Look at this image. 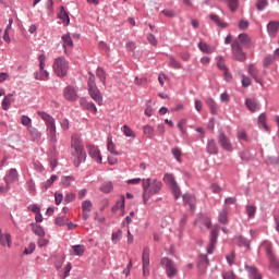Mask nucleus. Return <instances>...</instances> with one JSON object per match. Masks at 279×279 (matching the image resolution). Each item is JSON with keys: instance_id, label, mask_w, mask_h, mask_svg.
Segmentation results:
<instances>
[{"instance_id": "ddd939ff", "label": "nucleus", "mask_w": 279, "mask_h": 279, "mask_svg": "<svg viewBox=\"0 0 279 279\" xmlns=\"http://www.w3.org/2000/svg\"><path fill=\"white\" fill-rule=\"evenodd\" d=\"M219 238V228H216L211 231L210 242L207 247V253L213 254L215 252V247H217V239Z\"/></svg>"}, {"instance_id": "a18cd8bd", "label": "nucleus", "mask_w": 279, "mask_h": 279, "mask_svg": "<svg viewBox=\"0 0 279 279\" xmlns=\"http://www.w3.org/2000/svg\"><path fill=\"white\" fill-rule=\"evenodd\" d=\"M54 223L59 227L66 226V223H69V218H66V216H59L56 218Z\"/></svg>"}, {"instance_id": "79ce46f5", "label": "nucleus", "mask_w": 279, "mask_h": 279, "mask_svg": "<svg viewBox=\"0 0 279 279\" xmlns=\"http://www.w3.org/2000/svg\"><path fill=\"white\" fill-rule=\"evenodd\" d=\"M33 232L41 239L45 238V229H43V227H40L39 225H33Z\"/></svg>"}, {"instance_id": "9d476101", "label": "nucleus", "mask_w": 279, "mask_h": 279, "mask_svg": "<svg viewBox=\"0 0 279 279\" xmlns=\"http://www.w3.org/2000/svg\"><path fill=\"white\" fill-rule=\"evenodd\" d=\"M87 151L92 158V160H95V162H98V165H101L102 158H101V150L93 144L87 145Z\"/></svg>"}, {"instance_id": "72a5a7b5", "label": "nucleus", "mask_w": 279, "mask_h": 279, "mask_svg": "<svg viewBox=\"0 0 279 279\" xmlns=\"http://www.w3.org/2000/svg\"><path fill=\"white\" fill-rule=\"evenodd\" d=\"M205 104L208 106L211 114H217V102L211 97L206 98Z\"/></svg>"}, {"instance_id": "4468645a", "label": "nucleus", "mask_w": 279, "mask_h": 279, "mask_svg": "<svg viewBox=\"0 0 279 279\" xmlns=\"http://www.w3.org/2000/svg\"><path fill=\"white\" fill-rule=\"evenodd\" d=\"M88 95L98 106H104V96H101V90L98 87L88 89Z\"/></svg>"}, {"instance_id": "ea45409f", "label": "nucleus", "mask_w": 279, "mask_h": 279, "mask_svg": "<svg viewBox=\"0 0 279 279\" xmlns=\"http://www.w3.org/2000/svg\"><path fill=\"white\" fill-rule=\"evenodd\" d=\"M10 106H12V94H9L2 100V110H10Z\"/></svg>"}, {"instance_id": "49530a36", "label": "nucleus", "mask_w": 279, "mask_h": 279, "mask_svg": "<svg viewBox=\"0 0 279 279\" xmlns=\"http://www.w3.org/2000/svg\"><path fill=\"white\" fill-rule=\"evenodd\" d=\"M143 130H144V134H145V136H147V138H154V133H155L154 126L145 125Z\"/></svg>"}, {"instance_id": "4d7b16f0", "label": "nucleus", "mask_w": 279, "mask_h": 279, "mask_svg": "<svg viewBox=\"0 0 279 279\" xmlns=\"http://www.w3.org/2000/svg\"><path fill=\"white\" fill-rule=\"evenodd\" d=\"M73 181V177H63L61 179V183L63 184V186H71V182Z\"/></svg>"}, {"instance_id": "0e129e2a", "label": "nucleus", "mask_w": 279, "mask_h": 279, "mask_svg": "<svg viewBox=\"0 0 279 279\" xmlns=\"http://www.w3.org/2000/svg\"><path fill=\"white\" fill-rule=\"evenodd\" d=\"M147 40L150 45H154V47L158 45V40L156 39V36H154L153 34L147 35Z\"/></svg>"}, {"instance_id": "a19ab883", "label": "nucleus", "mask_w": 279, "mask_h": 279, "mask_svg": "<svg viewBox=\"0 0 279 279\" xmlns=\"http://www.w3.org/2000/svg\"><path fill=\"white\" fill-rule=\"evenodd\" d=\"M123 236V231L118 230L117 232H113L111 235V241L113 245H117L119 241H121V238Z\"/></svg>"}, {"instance_id": "052dcab7", "label": "nucleus", "mask_w": 279, "mask_h": 279, "mask_svg": "<svg viewBox=\"0 0 279 279\" xmlns=\"http://www.w3.org/2000/svg\"><path fill=\"white\" fill-rule=\"evenodd\" d=\"M134 84H136V86H145V84H147V78H145V77H142V78L135 77Z\"/></svg>"}, {"instance_id": "5701e85b", "label": "nucleus", "mask_w": 279, "mask_h": 279, "mask_svg": "<svg viewBox=\"0 0 279 279\" xmlns=\"http://www.w3.org/2000/svg\"><path fill=\"white\" fill-rule=\"evenodd\" d=\"M0 243L3 247H5V245L12 247V235L10 233H3L0 230Z\"/></svg>"}, {"instance_id": "3c124183", "label": "nucleus", "mask_w": 279, "mask_h": 279, "mask_svg": "<svg viewBox=\"0 0 279 279\" xmlns=\"http://www.w3.org/2000/svg\"><path fill=\"white\" fill-rule=\"evenodd\" d=\"M21 123L22 125H24L25 128H27V130H29V128H32V120L29 117L27 116H22L21 117Z\"/></svg>"}, {"instance_id": "6ab92c4d", "label": "nucleus", "mask_w": 279, "mask_h": 279, "mask_svg": "<svg viewBox=\"0 0 279 279\" xmlns=\"http://www.w3.org/2000/svg\"><path fill=\"white\" fill-rule=\"evenodd\" d=\"M279 31V22L271 21L267 25V32L270 38H276Z\"/></svg>"}, {"instance_id": "393cba45", "label": "nucleus", "mask_w": 279, "mask_h": 279, "mask_svg": "<svg viewBox=\"0 0 279 279\" xmlns=\"http://www.w3.org/2000/svg\"><path fill=\"white\" fill-rule=\"evenodd\" d=\"M27 132L33 141H40L43 133L36 129V126H28Z\"/></svg>"}, {"instance_id": "b1692460", "label": "nucleus", "mask_w": 279, "mask_h": 279, "mask_svg": "<svg viewBox=\"0 0 279 279\" xmlns=\"http://www.w3.org/2000/svg\"><path fill=\"white\" fill-rule=\"evenodd\" d=\"M163 182L172 189V193H175V178L171 173H166L163 175Z\"/></svg>"}, {"instance_id": "412c9836", "label": "nucleus", "mask_w": 279, "mask_h": 279, "mask_svg": "<svg viewBox=\"0 0 279 279\" xmlns=\"http://www.w3.org/2000/svg\"><path fill=\"white\" fill-rule=\"evenodd\" d=\"M198 49L203 53H215V51H217V48L215 46H210L205 41H199L198 43Z\"/></svg>"}, {"instance_id": "13d9d810", "label": "nucleus", "mask_w": 279, "mask_h": 279, "mask_svg": "<svg viewBox=\"0 0 279 279\" xmlns=\"http://www.w3.org/2000/svg\"><path fill=\"white\" fill-rule=\"evenodd\" d=\"M27 210L37 215L38 213H40V207H38V205L36 204H32V205H28Z\"/></svg>"}, {"instance_id": "0eeeda50", "label": "nucleus", "mask_w": 279, "mask_h": 279, "mask_svg": "<svg viewBox=\"0 0 279 279\" xmlns=\"http://www.w3.org/2000/svg\"><path fill=\"white\" fill-rule=\"evenodd\" d=\"M231 49L234 60H238V62H245V60H247V54L243 52V48H241L239 40L235 39L233 41Z\"/></svg>"}, {"instance_id": "bb28decb", "label": "nucleus", "mask_w": 279, "mask_h": 279, "mask_svg": "<svg viewBox=\"0 0 279 279\" xmlns=\"http://www.w3.org/2000/svg\"><path fill=\"white\" fill-rule=\"evenodd\" d=\"M247 71H248V74L251 75V77H253V80H255V82L257 84H263L260 82V80L258 78V69H256V66H254V64L248 65Z\"/></svg>"}, {"instance_id": "680f3d73", "label": "nucleus", "mask_w": 279, "mask_h": 279, "mask_svg": "<svg viewBox=\"0 0 279 279\" xmlns=\"http://www.w3.org/2000/svg\"><path fill=\"white\" fill-rule=\"evenodd\" d=\"M34 250H36V244L29 243L28 247L24 250L23 254H33Z\"/></svg>"}, {"instance_id": "603ef678", "label": "nucleus", "mask_w": 279, "mask_h": 279, "mask_svg": "<svg viewBox=\"0 0 279 279\" xmlns=\"http://www.w3.org/2000/svg\"><path fill=\"white\" fill-rule=\"evenodd\" d=\"M54 202L57 206H60V204H62V202H64V195L62 193H54Z\"/></svg>"}, {"instance_id": "1a4fd4ad", "label": "nucleus", "mask_w": 279, "mask_h": 279, "mask_svg": "<svg viewBox=\"0 0 279 279\" xmlns=\"http://www.w3.org/2000/svg\"><path fill=\"white\" fill-rule=\"evenodd\" d=\"M161 265L166 269L168 278H173L175 276V263L173 262V259L163 257L161 259Z\"/></svg>"}, {"instance_id": "f3484780", "label": "nucleus", "mask_w": 279, "mask_h": 279, "mask_svg": "<svg viewBox=\"0 0 279 279\" xmlns=\"http://www.w3.org/2000/svg\"><path fill=\"white\" fill-rule=\"evenodd\" d=\"M16 180H19V172L16 171V169L12 168L4 177L7 186H10V184H13V182H16Z\"/></svg>"}, {"instance_id": "c85d7f7f", "label": "nucleus", "mask_w": 279, "mask_h": 279, "mask_svg": "<svg viewBox=\"0 0 279 279\" xmlns=\"http://www.w3.org/2000/svg\"><path fill=\"white\" fill-rule=\"evenodd\" d=\"M72 254L73 256H84V253L86 252V246L82 244L73 245L72 246Z\"/></svg>"}, {"instance_id": "09e8293b", "label": "nucleus", "mask_w": 279, "mask_h": 279, "mask_svg": "<svg viewBox=\"0 0 279 279\" xmlns=\"http://www.w3.org/2000/svg\"><path fill=\"white\" fill-rule=\"evenodd\" d=\"M88 90L93 88H97V83H95V74L89 72V77L87 81Z\"/></svg>"}, {"instance_id": "f257e3e1", "label": "nucleus", "mask_w": 279, "mask_h": 279, "mask_svg": "<svg viewBox=\"0 0 279 279\" xmlns=\"http://www.w3.org/2000/svg\"><path fill=\"white\" fill-rule=\"evenodd\" d=\"M70 151L72 158H74V167H80L82 162L86 161V150L84 149V143H82L80 135H72Z\"/></svg>"}, {"instance_id": "7c9ffc66", "label": "nucleus", "mask_w": 279, "mask_h": 279, "mask_svg": "<svg viewBox=\"0 0 279 279\" xmlns=\"http://www.w3.org/2000/svg\"><path fill=\"white\" fill-rule=\"evenodd\" d=\"M121 132L124 134V136H126L129 138H136V133H134L132 128H130V125H128V124H124L121 128Z\"/></svg>"}, {"instance_id": "58836bf2", "label": "nucleus", "mask_w": 279, "mask_h": 279, "mask_svg": "<svg viewBox=\"0 0 279 279\" xmlns=\"http://www.w3.org/2000/svg\"><path fill=\"white\" fill-rule=\"evenodd\" d=\"M120 208H125V196L121 195L120 201L116 203V205L111 208L112 213H117Z\"/></svg>"}, {"instance_id": "f704fd0d", "label": "nucleus", "mask_w": 279, "mask_h": 279, "mask_svg": "<svg viewBox=\"0 0 279 279\" xmlns=\"http://www.w3.org/2000/svg\"><path fill=\"white\" fill-rule=\"evenodd\" d=\"M258 125H259V128H264V130L266 132H269V125H267V114L262 113L258 117Z\"/></svg>"}, {"instance_id": "37998d69", "label": "nucleus", "mask_w": 279, "mask_h": 279, "mask_svg": "<svg viewBox=\"0 0 279 279\" xmlns=\"http://www.w3.org/2000/svg\"><path fill=\"white\" fill-rule=\"evenodd\" d=\"M96 75L100 78V82H102L104 86H106V70L102 68H98L96 71Z\"/></svg>"}, {"instance_id": "8fccbe9b", "label": "nucleus", "mask_w": 279, "mask_h": 279, "mask_svg": "<svg viewBox=\"0 0 279 279\" xmlns=\"http://www.w3.org/2000/svg\"><path fill=\"white\" fill-rule=\"evenodd\" d=\"M246 213H247L248 219H254V216L256 215V206L254 205L246 206Z\"/></svg>"}, {"instance_id": "6e6552de", "label": "nucleus", "mask_w": 279, "mask_h": 279, "mask_svg": "<svg viewBox=\"0 0 279 279\" xmlns=\"http://www.w3.org/2000/svg\"><path fill=\"white\" fill-rule=\"evenodd\" d=\"M218 143L225 151H234V146H232V142H230V137L226 135V133L220 132L218 135Z\"/></svg>"}, {"instance_id": "69168bd1", "label": "nucleus", "mask_w": 279, "mask_h": 279, "mask_svg": "<svg viewBox=\"0 0 279 279\" xmlns=\"http://www.w3.org/2000/svg\"><path fill=\"white\" fill-rule=\"evenodd\" d=\"M247 27H250V22L245 21V20H241L239 23V28L240 29H247Z\"/></svg>"}, {"instance_id": "f8f14e48", "label": "nucleus", "mask_w": 279, "mask_h": 279, "mask_svg": "<svg viewBox=\"0 0 279 279\" xmlns=\"http://www.w3.org/2000/svg\"><path fill=\"white\" fill-rule=\"evenodd\" d=\"M82 210H83V215H82V219L83 221H88V217H90V213L93 210V202L90 201H83L82 204Z\"/></svg>"}, {"instance_id": "39448f33", "label": "nucleus", "mask_w": 279, "mask_h": 279, "mask_svg": "<svg viewBox=\"0 0 279 279\" xmlns=\"http://www.w3.org/2000/svg\"><path fill=\"white\" fill-rule=\"evenodd\" d=\"M262 250L266 252V256L269 260V269L271 271L279 269V260L276 258V255H274V246H271V243L269 241L263 242Z\"/></svg>"}, {"instance_id": "c756f323", "label": "nucleus", "mask_w": 279, "mask_h": 279, "mask_svg": "<svg viewBox=\"0 0 279 279\" xmlns=\"http://www.w3.org/2000/svg\"><path fill=\"white\" fill-rule=\"evenodd\" d=\"M81 106L85 110H88L89 112H94V114H97V107L93 102H88L86 100H81Z\"/></svg>"}, {"instance_id": "9b49d317", "label": "nucleus", "mask_w": 279, "mask_h": 279, "mask_svg": "<svg viewBox=\"0 0 279 279\" xmlns=\"http://www.w3.org/2000/svg\"><path fill=\"white\" fill-rule=\"evenodd\" d=\"M143 276H149V250L145 247L142 255Z\"/></svg>"}, {"instance_id": "6e6d98bb", "label": "nucleus", "mask_w": 279, "mask_h": 279, "mask_svg": "<svg viewBox=\"0 0 279 279\" xmlns=\"http://www.w3.org/2000/svg\"><path fill=\"white\" fill-rule=\"evenodd\" d=\"M75 194L74 193H69L65 195L63 198L64 204H71V202H75Z\"/></svg>"}, {"instance_id": "5fc2aeb1", "label": "nucleus", "mask_w": 279, "mask_h": 279, "mask_svg": "<svg viewBox=\"0 0 279 279\" xmlns=\"http://www.w3.org/2000/svg\"><path fill=\"white\" fill-rule=\"evenodd\" d=\"M107 149H108V151H110L114 156H119V153L117 150H114V143L110 138H109V142H108V145H107Z\"/></svg>"}, {"instance_id": "2eb2a0df", "label": "nucleus", "mask_w": 279, "mask_h": 279, "mask_svg": "<svg viewBox=\"0 0 279 279\" xmlns=\"http://www.w3.org/2000/svg\"><path fill=\"white\" fill-rule=\"evenodd\" d=\"M63 96H64V99H66L68 101L77 100V92L75 90V87H73V86L65 87L63 90Z\"/></svg>"}, {"instance_id": "4be33fe9", "label": "nucleus", "mask_w": 279, "mask_h": 279, "mask_svg": "<svg viewBox=\"0 0 279 279\" xmlns=\"http://www.w3.org/2000/svg\"><path fill=\"white\" fill-rule=\"evenodd\" d=\"M245 269L248 274V278L251 279H263V276L258 274V269L254 266L245 265Z\"/></svg>"}, {"instance_id": "de8ad7c7", "label": "nucleus", "mask_w": 279, "mask_h": 279, "mask_svg": "<svg viewBox=\"0 0 279 279\" xmlns=\"http://www.w3.org/2000/svg\"><path fill=\"white\" fill-rule=\"evenodd\" d=\"M58 180V175L52 174L50 177V179H48L44 184H43V189H45V191H47V189H49V186H51L53 184V182H56Z\"/></svg>"}, {"instance_id": "7ed1b4c3", "label": "nucleus", "mask_w": 279, "mask_h": 279, "mask_svg": "<svg viewBox=\"0 0 279 279\" xmlns=\"http://www.w3.org/2000/svg\"><path fill=\"white\" fill-rule=\"evenodd\" d=\"M38 117L43 119L46 125V134L48 136L49 142L52 145H56L58 143V135H57V129H56V119L51 117L49 113L45 111H37Z\"/></svg>"}, {"instance_id": "c9c22d12", "label": "nucleus", "mask_w": 279, "mask_h": 279, "mask_svg": "<svg viewBox=\"0 0 279 279\" xmlns=\"http://www.w3.org/2000/svg\"><path fill=\"white\" fill-rule=\"evenodd\" d=\"M239 40L240 43H242V45H244V47H252V39L250 38V36L247 34H240L239 35Z\"/></svg>"}, {"instance_id": "864d4df0", "label": "nucleus", "mask_w": 279, "mask_h": 279, "mask_svg": "<svg viewBox=\"0 0 279 279\" xmlns=\"http://www.w3.org/2000/svg\"><path fill=\"white\" fill-rule=\"evenodd\" d=\"M228 3L231 12H236V9L239 8V0H228Z\"/></svg>"}, {"instance_id": "c03bdc74", "label": "nucleus", "mask_w": 279, "mask_h": 279, "mask_svg": "<svg viewBox=\"0 0 279 279\" xmlns=\"http://www.w3.org/2000/svg\"><path fill=\"white\" fill-rule=\"evenodd\" d=\"M113 186H112V182H105L101 186H100V191L102 193H112L113 191Z\"/></svg>"}, {"instance_id": "20e7f679", "label": "nucleus", "mask_w": 279, "mask_h": 279, "mask_svg": "<svg viewBox=\"0 0 279 279\" xmlns=\"http://www.w3.org/2000/svg\"><path fill=\"white\" fill-rule=\"evenodd\" d=\"M52 69L57 77H66L69 73V60H66L64 57H58L54 59Z\"/></svg>"}, {"instance_id": "a878e982", "label": "nucleus", "mask_w": 279, "mask_h": 279, "mask_svg": "<svg viewBox=\"0 0 279 279\" xmlns=\"http://www.w3.org/2000/svg\"><path fill=\"white\" fill-rule=\"evenodd\" d=\"M209 19L216 23V25H218V27H221L222 29H226V27H228V23L223 22L221 17H219V15L211 13L209 15Z\"/></svg>"}, {"instance_id": "a211bd4d", "label": "nucleus", "mask_w": 279, "mask_h": 279, "mask_svg": "<svg viewBox=\"0 0 279 279\" xmlns=\"http://www.w3.org/2000/svg\"><path fill=\"white\" fill-rule=\"evenodd\" d=\"M183 202H184V204L190 206V210L192 213H195V205L197 204V199L195 198V196H193L191 194H184Z\"/></svg>"}, {"instance_id": "e2e57ef3", "label": "nucleus", "mask_w": 279, "mask_h": 279, "mask_svg": "<svg viewBox=\"0 0 279 279\" xmlns=\"http://www.w3.org/2000/svg\"><path fill=\"white\" fill-rule=\"evenodd\" d=\"M236 258V255H234V252L231 254L227 255V263L232 267L234 265V259Z\"/></svg>"}, {"instance_id": "f03ea898", "label": "nucleus", "mask_w": 279, "mask_h": 279, "mask_svg": "<svg viewBox=\"0 0 279 279\" xmlns=\"http://www.w3.org/2000/svg\"><path fill=\"white\" fill-rule=\"evenodd\" d=\"M142 189H143V199L144 204L149 202V198L154 197V195H158L162 191V181L158 179H144L142 181Z\"/></svg>"}, {"instance_id": "774afa93", "label": "nucleus", "mask_w": 279, "mask_h": 279, "mask_svg": "<svg viewBox=\"0 0 279 279\" xmlns=\"http://www.w3.org/2000/svg\"><path fill=\"white\" fill-rule=\"evenodd\" d=\"M267 4V0H259L257 2V10H263Z\"/></svg>"}, {"instance_id": "2f4dec72", "label": "nucleus", "mask_w": 279, "mask_h": 279, "mask_svg": "<svg viewBox=\"0 0 279 279\" xmlns=\"http://www.w3.org/2000/svg\"><path fill=\"white\" fill-rule=\"evenodd\" d=\"M207 151L208 154H213V155L219 154V148L217 147V143L215 142V140H210L207 143Z\"/></svg>"}, {"instance_id": "4c0bfd02", "label": "nucleus", "mask_w": 279, "mask_h": 279, "mask_svg": "<svg viewBox=\"0 0 279 279\" xmlns=\"http://www.w3.org/2000/svg\"><path fill=\"white\" fill-rule=\"evenodd\" d=\"M220 223H228V207H222V209L219 213V217H218Z\"/></svg>"}, {"instance_id": "dca6fc26", "label": "nucleus", "mask_w": 279, "mask_h": 279, "mask_svg": "<svg viewBox=\"0 0 279 279\" xmlns=\"http://www.w3.org/2000/svg\"><path fill=\"white\" fill-rule=\"evenodd\" d=\"M216 60L218 69H220V71H225V77H227V80H232V75L228 73V66H226V59H223L221 56H218Z\"/></svg>"}, {"instance_id": "e433bc0d", "label": "nucleus", "mask_w": 279, "mask_h": 279, "mask_svg": "<svg viewBox=\"0 0 279 279\" xmlns=\"http://www.w3.org/2000/svg\"><path fill=\"white\" fill-rule=\"evenodd\" d=\"M186 123L187 120L186 119H181L178 123V128L181 132V136H183V138H186Z\"/></svg>"}, {"instance_id": "423d86ee", "label": "nucleus", "mask_w": 279, "mask_h": 279, "mask_svg": "<svg viewBox=\"0 0 279 279\" xmlns=\"http://www.w3.org/2000/svg\"><path fill=\"white\" fill-rule=\"evenodd\" d=\"M39 61V72L34 73L35 80H39L40 82H47L49 80V72L45 70V62L47 61V57L45 54H40L38 57Z\"/></svg>"}, {"instance_id": "bf43d9fd", "label": "nucleus", "mask_w": 279, "mask_h": 279, "mask_svg": "<svg viewBox=\"0 0 279 279\" xmlns=\"http://www.w3.org/2000/svg\"><path fill=\"white\" fill-rule=\"evenodd\" d=\"M207 265H208V257L206 255H202L198 266L204 267V269H205Z\"/></svg>"}, {"instance_id": "cd10ccee", "label": "nucleus", "mask_w": 279, "mask_h": 279, "mask_svg": "<svg viewBox=\"0 0 279 279\" xmlns=\"http://www.w3.org/2000/svg\"><path fill=\"white\" fill-rule=\"evenodd\" d=\"M61 38L63 40V49L66 53V50L71 49V47H73V39L71 38V35H69V34L62 35Z\"/></svg>"}, {"instance_id": "aec40b11", "label": "nucleus", "mask_w": 279, "mask_h": 279, "mask_svg": "<svg viewBox=\"0 0 279 279\" xmlns=\"http://www.w3.org/2000/svg\"><path fill=\"white\" fill-rule=\"evenodd\" d=\"M245 105L247 107V110H250V112H256L257 110H260V105H258V100L254 98H247L245 100Z\"/></svg>"}, {"instance_id": "338daca9", "label": "nucleus", "mask_w": 279, "mask_h": 279, "mask_svg": "<svg viewBox=\"0 0 279 279\" xmlns=\"http://www.w3.org/2000/svg\"><path fill=\"white\" fill-rule=\"evenodd\" d=\"M210 190L213 193H221V186H219L217 183L211 184Z\"/></svg>"}, {"instance_id": "473e14b6", "label": "nucleus", "mask_w": 279, "mask_h": 279, "mask_svg": "<svg viewBox=\"0 0 279 279\" xmlns=\"http://www.w3.org/2000/svg\"><path fill=\"white\" fill-rule=\"evenodd\" d=\"M58 16L62 21L63 25H69L70 23L69 13H66V10H64V7H61Z\"/></svg>"}]
</instances>
